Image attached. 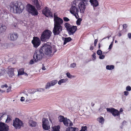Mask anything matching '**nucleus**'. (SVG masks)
Listing matches in <instances>:
<instances>
[{
	"label": "nucleus",
	"instance_id": "nucleus-1",
	"mask_svg": "<svg viewBox=\"0 0 131 131\" xmlns=\"http://www.w3.org/2000/svg\"><path fill=\"white\" fill-rule=\"evenodd\" d=\"M54 27L53 30V33L54 35H59L62 31V27L61 25L63 23L62 19L58 17L54 14Z\"/></svg>",
	"mask_w": 131,
	"mask_h": 131
},
{
	"label": "nucleus",
	"instance_id": "nucleus-2",
	"mask_svg": "<svg viewBox=\"0 0 131 131\" xmlns=\"http://www.w3.org/2000/svg\"><path fill=\"white\" fill-rule=\"evenodd\" d=\"M10 7L11 12L18 14L21 13L24 9L23 5H19L17 3H11Z\"/></svg>",
	"mask_w": 131,
	"mask_h": 131
},
{
	"label": "nucleus",
	"instance_id": "nucleus-3",
	"mask_svg": "<svg viewBox=\"0 0 131 131\" xmlns=\"http://www.w3.org/2000/svg\"><path fill=\"white\" fill-rule=\"evenodd\" d=\"M41 48L45 54L49 56L53 55V53L55 52L51 46L47 43L43 44Z\"/></svg>",
	"mask_w": 131,
	"mask_h": 131
},
{
	"label": "nucleus",
	"instance_id": "nucleus-4",
	"mask_svg": "<svg viewBox=\"0 0 131 131\" xmlns=\"http://www.w3.org/2000/svg\"><path fill=\"white\" fill-rule=\"evenodd\" d=\"M78 2V0H74L72 2V5L71 7L70 10L71 13L73 14L77 19L79 17L78 15L79 9L78 8L75 7Z\"/></svg>",
	"mask_w": 131,
	"mask_h": 131
},
{
	"label": "nucleus",
	"instance_id": "nucleus-5",
	"mask_svg": "<svg viewBox=\"0 0 131 131\" xmlns=\"http://www.w3.org/2000/svg\"><path fill=\"white\" fill-rule=\"evenodd\" d=\"M64 26L70 35H73L77 29L76 26H72L67 23H65Z\"/></svg>",
	"mask_w": 131,
	"mask_h": 131
},
{
	"label": "nucleus",
	"instance_id": "nucleus-6",
	"mask_svg": "<svg viewBox=\"0 0 131 131\" xmlns=\"http://www.w3.org/2000/svg\"><path fill=\"white\" fill-rule=\"evenodd\" d=\"M44 56V53L41 48L39 50L35 51L34 55V59L35 62L40 61Z\"/></svg>",
	"mask_w": 131,
	"mask_h": 131
},
{
	"label": "nucleus",
	"instance_id": "nucleus-7",
	"mask_svg": "<svg viewBox=\"0 0 131 131\" xmlns=\"http://www.w3.org/2000/svg\"><path fill=\"white\" fill-rule=\"evenodd\" d=\"M52 32L50 30H46L42 33L41 37L42 41H45L48 40L50 37Z\"/></svg>",
	"mask_w": 131,
	"mask_h": 131
},
{
	"label": "nucleus",
	"instance_id": "nucleus-8",
	"mask_svg": "<svg viewBox=\"0 0 131 131\" xmlns=\"http://www.w3.org/2000/svg\"><path fill=\"white\" fill-rule=\"evenodd\" d=\"M26 10L32 15L36 16L38 14V13L36 8L33 6L30 5L28 4L26 7Z\"/></svg>",
	"mask_w": 131,
	"mask_h": 131
},
{
	"label": "nucleus",
	"instance_id": "nucleus-9",
	"mask_svg": "<svg viewBox=\"0 0 131 131\" xmlns=\"http://www.w3.org/2000/svg\"><path fill=\"white\" fill-rule=\"evenodd\" d=\"M86 5V4L84 1H81L78 3V8L79 10L80 13L83 14L84 13Z\"/></svg>",
	"mask_w": 131,
	"mask_h": 131
},
{
	"label": "nucleus",
	"instance_id": "nucleus-10",
	"mask_svg": "<svg viewBox=\"0 0 131 131\" xmlns=\"http://www.w3.org/2000/svg\"><path fill=\"white\" fill-rule=\"evenodd\" d=\"M48 122V119L45 118H43L42 119V127L45 130H49L50 128L51 122Z\"/></svg>",
	"mask_w": 131,
	"mask_h": 131
},
{
	"label": "nucleus",
	"instance_id": "nucleus-11",
	"mask_svg": "<svg viewBox=\"0 0 131 131\" xmlns=\"http://www.w3.org/2000/svg\"><path fill=\"white\" fill-rule=\"evenodd\" d=\"M13 125L16 129H19L23 126V123L22 121L16 118L14 121Z\"/></svg>",
	"mask_w": 131,
	"mask_h": 131
},
{
	"label": "nucleus",
	"instance_id": "nucleus-12",
	"mask_svg": "<svg viewBox=\"0 0 131 131\" xmlns=\"http://www.w3.org/2000/svg\"><path fill=\"white\" fill-rule=\"evenodd\" d=\"M31 42L33 45L34 47L37 48L40 44V41L39 38L37 37H34Z\"/></svg>",
	"mask_w": 131,
	"mask_h": 131
},
{
	"label": "nucleus",
	"instance_id": "nucleus-13",
	"mask_svg": "<svg viewBox=\"0 0 131 131\" xmlns=\"http://www.w3.org/2000/svg\"><path fill=\"white\" fill-rule=\"evenodd\" d=\"M107 111L111 113L112 115L114 116H119L120 114L119 112L117 110L115 109L114 108H108L106 109Z\"/></svg>",
	"mask_w": 131,
	"mask_h": 131
},
{
	"label": "nucleus",
	"instance_id": "nucleus-14",
	"mask_svg": "<svg viewBox=\"0 0 131 131\" xmlns=\"http://www.w3.org/2000/svg\"><path fill=\"white\" fill-rule=\"evenodd\" d=\"M42 13L47 17H53V16L52 13L51 12L49 8L47 7L43 9L42 12Z\"/></svg>",
	"mask_w": 131,
	"mask_h": 131
},
{
	"label": "nucleus",
	"instance_id": "nucleus-15",
	"mask_svg": "<svg viewBox=\"0 0 131 131\" xmlns=\"http://www.w3.org/2000/svg\"><path fill=\"white\" fill-rule=\"evenodd\" d=\"M18 37V35L17 34L16 32H13L9 34L8 38L10 40L14 41L17 40Z\"/></svg>",
	"mask_w": 131,
	"mask_h": 131
},
{
	"label": "nucleus",
	"instance_id": "nucleus-16",
	"mask_svg": "<svg viewBox=\"0 0 131 131\" xmlns=\"http://www.w3.org/2000/svg\"><path fill=\"white\" fill-rule=\"evenodd\" d=\"M57 82L58 81L57 80H53L48 82L47 83L45 86V89H49L50 87L54 86L57 83Z\"/></svg>",
	"mask_w": 131,
	"mask_h": 131
},
{
	"label": "nucleus",
	"instance_id": "nucleus-17",
	"mask_svg": "<svg viewBox=\"0 0 131 131\" xmlns=\"http://www.w3.org/2000/svg\"><path fill=\"white\" fill-rule=\"evenodd\" d=\"M8 126L4 123H0V131H8Z\"/></svg>",
	"mask_w": 131,
	"mask_h": 131
},
{
	"label": "nucleus",
	"instance_id": "nucleus-18",
	"mask_svg": "<svg viewBox=\"0 0 131 131\" xmlns=\"http://www.w3.org/2000/svg\"><path fill=\"white\" fill-rule=\"evenodd\" d=\"M63 124L66 126H72L73 125L72 123L69 119L65 118V119L64 121Z\"/></svg>",
	"mask_w": 131,
	"mask_h": 131
},
{
	"label": "nucleus",
	"instance_id": "nucleus-19",
	"mask_svg": "<svg viewBox=\"0 0 131 131\" xmlns=\"http://www.w3.org/2000/svg\"><path fill=\"white\" fill-rule=\"evenodd\" d=\"M89 1L91 3V5L94 7H96L99 5L98 1L96 0H90Z\"/></svg>",
	"mask_w": 131,
	"mask_h": 131
},
{
	"label": "nucleus",
	"instance_id": "nucleus-20",
	"mask_svg": "<svg viewBox=\"0 0 131 131\" xmlns=\"http://www.w3.org/2000/svg\"><path fill=\"white\" fill-rule=\"evenodd\" d=\"M29 126L31 127H35L37 125L36 123L33 121L31 119H30L29 122Z\"/></svg>",
	"mask_w": 131,
	"mask_h": 131
},
{
	"label": "nucleus",
	"instance_id": "nucleus-21",
	"mask_svg": "<svg viewBox=\"0 0 131 131\" xmlns=\"http://www.w3.org/2000/svg\"><path fill=\"white\" fill-rule=\"evenodd\" d=\"M97 120L101 124H103L104 122V119L102 116H100L97 118Z\"/></svg>",
	"mask_w": 131,
	"mask_h": 131
},
{
	"label": "nucleus",
	"instance_id": "nucleus-22",
	"mask_svg": "<svg viewBox=\"0 0 131 131\" xmlns=\"http://www.w3.org/2000/svg\"><path fill=\"white\" fill-rule=\"evenodd\" d=\"M68 81V79H61L59 81L58 84L59 85H61L62 83H66Z\"/></svg>",
	"mask_w": 131,
	"mask_h": 131
},
{
	"label": "nucleus",
	"instance_id": "nucleus-23",
	"mask_svg": "<svg viewBox=\"0 0 131 131\" xmlns=\"http://www.w3.org/2000/svg\"><path fill=\"white\" fill-rule=\"evenodd\" d=\"M8 73L9 76L12 77L14 75V69L12 68H10L9 69Z\"/></svg>",
	"mask_w": 131,
	"mask_h": 131
},
{
	"label": "nucleus",
	"instance_id": "nucleus-24",
	"mask_svg": "<svg viewBox=\"0 0 131 131\" xmlns=\"http://www.w3.org/2000/svg\"><path fill=\"white\" fill-rule=\"evenodd\" d=\"M71 38L70 37L65 38H64V42L63 44H66L67 43L70 41L71 40Z\"/></svg>",
	"mask_w": 131,
	"mask_h": 131
},
{
	"label": "nucleus",
	"instance_id": "nucleus-25",
	"mask_svg": "<svg viewBox=\"0 0 131 131\" xmlns=\"http://www.w3.org/2000/svg\"><path fill=\"white\" fill-rule=\"evenodd\" d=\"M76 128L72 127H69L66 129V131H75Z\"/></svg>",
	"mask_w": 131,
	"mask_h": 131
},
{
	"label": "nucleus",
	"instance_id": "nucleus-26",
	"mask_svg": "<svg viewBox=\"0 0 131 131\" xmlns=\"http://www.w3.org/2000/svg\"><path fill=\"white\" fill-rule=\"evenodd\" d=\"M12 120V117L10 115H7V118L5 121V123H8L10 121Z\"/></svg>",
	"mask_w": 131,
	"mask_h": 131
},
{
	"label": "nucleus",
	"instance_id": "nucleus-27",
	"mask_svg": "<svg viewBox=\"0 0 131 131\" xmlns=\"http://www.w3.org/2000/svg\"><path fill=\"white\" fill-rule=\"evenodd\" d=\"M24 68H21L19 69L18 71V75H23L24 73Z\"/></svg>",
	"mask_w": 131,
	"mask_h": 131
},
{
	"label": "nucleus",
	"instance_id": "nucleus-28",
	"mask_svg": "<svg viewBox=\"0 0 131 131\" xmlns=\"http://www.w3.org/2000/svg\"><path fill=\"white\" fill-rule=\"evenodd\" d=\"M60 127L59 126H57L53 127L52 131H59Z\"/></svg>",
	"mask_w": 131,
	"mask_h": 131
},
{
	"label": "nucleus",
	"instance_id": "nucleus-29",
	"mask_svg": "<svg viewBox=\"0 0 131 131\" xmlns=\"http://www.w3.org/2000/svg\"><path fill=\"white\" fill-rule=\"evenodd\" d=\"M59 121L60 122H63L64 123V121L65 119V118H64V117L61 115L59 117Z\"/></svg>",
	"mask_w": 131,
	"mask_h": 131
},
{
	"label": "nucleus",
	"instance_id": "nucleus-30",
	"mask_svg": "<svg viewBox=\"0 0 131 131\" xmlns=\"http://www.w3.org/2000/svg\"><path fill=\"white\" fill-rule=\"evenodd\" d=\"M114 68V66L113 65H107L106 67V69L108 70H111Z\"/></svg>",
	"mask_w": 131,
	"mask_h": 131
},
{
	"label": "nucleus",
	"instance_id": "nucleus-31",
	"mask_svg": "<svg viewBox=\"0 0 131 131\" xmlns=\"http://www.w3.org/2000/svg\"><path fill=\"white\" fill-rule=\"evenodd\" d=\"M5 71L3 68L0 69V77L3 75L5 73Z\"/></svg>",
	"mask_w": 131,
	"mask_h": 131
},
{
	"label": "nucleus",
	"instance_id": "nucleus-32",
	"mask_svg": "<svg viewBox=\"0 0 131 131\" xmlns=\"http://www.w3.org/2000/svg\"><path fill=\"white\" fill-rule=\"evenodd\" d=\"M82 20V19L81 18H79L76 21V24L78 26L80 25L81 24V22Z\"/></svg>",
	"mask_w": 131,
	"mask_h": 131
},
{
	"label": "nucleus",
	"instance_id": "nucleus-33",
	"mask_svg": "<svg viewBox=\"0 0 131 131\" xmlns=\"http://www.w3.org/2000/svg\"><path fill=\"white\" fill-rule=\"evenodd\" d=\"M66 75L67 77L70 79H71L72 78H73L74 77V76L73 75H71L70 73L69 72H67L66 73Z\"/></svg>",
	"mask_w": 131,
	"mask_h": 131
},
{
	"label": "nucleus",
	"instance_id": "nucleus-34",
	"mask_svg": "<svg viewBox=\"0 0 131 131\" xmlns=\"http://www.w3.org/2000/svg\"><path fill=\"white\" fill-rule=\"evenodd\" d=\"M80 131H87V127L86 126H82Z\"/></svg>",
	"mask_w": 131,
	"mask_h": 131
},
{
	"label": "nucleus",
	"instance_id": "nucleus-35",
	"mask_svg": "<svg viewBox=\"0 0 131 131\" xmlns=\"http://www.w3.org/2000/svg\"><path fill=\"white\" fill-rule=\"evenodd\" d=\"M35 4L36 5V7L37 9L40 10V9L41 5L39 4L38 2L37 4Z\"/></svg>",
	"mask_w": 131,
	"mask_h": 131
},
{
	"label": "nucleus",
	"instance_id": "nucleus-36",
	"mask_svg": "<svg viewBox=\"0 0 131 131\" xmlns=\"http://www.w3.org/2000/svg\"><path fill=\"white\" fill-rule=\"evenodd\" d=\"M97 53L98 55H101L102 54V52L101 50H99L97 51Z\"/></svg>",
	"mask_w": 131,
	"mask_h": 131
},
{
	"label": "nucleus",
	"instance_id": "nucleus-37",
	"mask_svg": "<svg viewBox=\"0 0 131 131\" xmlns=\"http://www.w3.org/2000/svg\"><path fill=\"white\" fill-rule=\"evenodd\" d=\"M126 90L127 91H130L131 90V87L129 86H128L126 87Z\"/></svg>",
	"mask_w": 131,
	"mask_h": 131
},
{
	"label": "nucleus",
	"instance_id": "nucleus-38",
	"mask_svg": "<svg viewBox=\"0 0 131 131\" xmlns=\"http://www.w3.org/2000/svg\"><path fill=\"white\" fill-rule=\"evenodd\" d=\"M76 66V64L75 63H73L70 64V67L71 68H75Z\"/></svg>",
	"mask_w": 131,
	"mask_h": 131
},
{
	"label": "nucleus",
	"instance_id": "nucleus-39",
	"mask_svg": "<svg viewBox=\"0 0 131 131\" xmlns=\"http://www.w3.org/2000/svg\"><path fill=\"white\" fill-rule=\"evenodd\" d=\"M92 60H95L96 59V53H94L92 55Z\"/></svg>",
	"mask_w": 131,
	"mask_h": 131
},
{
	"label": "nucleus",
	"instance_id": "nucleus-40",
	"mask_svg": "<svg viewBox=\"0 0 131 131\" xmlns=\"http://www.w3.org/2000/svg\"><path fill=\"white\" fill-rule=\"evenodd\" d=\"M64 20L66 22H68L70 20L67 17H64L63 18Z\"/></svg>",
	"mask_w": 131,
	"mask_h": 131
},
{
	"label": "nucleus",
	"instance_id": "nucleus-41",
	"mask_svg": "<svg viewBox=\"0 0 131 131\" xmlns=\"http://www.w3.org/2000/svg\"><path fill=\"white\" fill-rule=\"evenodd\" d=\"M105 56L104 55H101L99 56V58L100 59H102L104 58Z\"/></svg>",
	"mask_w": 131,
	"mask_h": 131
},
{
	"label": "nucleus",
	"instance_id": "nucleus-42",
	"mask_svg": "<svg viewBox=\"0 0 131 131\" xmlns=\"http://www.w3.org/2000/svg\"><path fill=\"white\" fill-rule=\"evenodd\" d=\"M11 91V87L10 86L8 87L7 89V92H10Z\"/></svg>",
	"mask_w": 131,
	"mask_h": 131
},
{
	"label": "nucleus",
	"instance_id": "nucleus-43",
	"mask_svg": "<svg viewBox=\"0 0 131 131\" xmlns=\"http://www.w3.org/2000/svg\"><path fill=\"white\" fill-rule=\"evenodd\" d=\"M113 41L112 42L111 44L109 46V48H108L109 49H111L112 48V46H113Z\"/></svg>",
	"mask_w": 131,
	"mask_h": 131
},
{
	"label": "nucleus",
	"instance_id": "nucleus-44",
	"mask_svg": "<svg viewBox=\"0 0 131 131\" xmlns=\"http://www.w3.org/2000/svg\"><path fill=\"white\" fill-rule=\"evenodd\" d=\"M124 95L125 96H127L129 94V92L127 91H125L124 92Z\"/></svg>",
	"mask_w": 131,
	"mask_h": 131
},
{
	"label": "nucleus",
	"instance_id": "nucleus-45",
	"mask_svg": "<svg viewBox=\"0 0 131 131\" xmlns=\"http://www.w3.org/2000/svg\"><path fill=\"white\" fill-rule=\"evenodd\" d=\"M34 63V61L33 60V59L31 60L29 62V64H32Z\"/></svg>",
	"mask_w": 131,
	"mask_h": 131
},
{
	"label": "nucleus",
	"instance_id": "nucleus-46",
	"mask_svg": "<svg viewBox=\"0 0 131 131\" xmlns=\"http://www.w3.org/2000/svg\"><path fill=\"white\" fill-rule=\"evenodd\" d=\"M128 36L130 39H131V33H129L128 34Z\"/></svg>",
	"mask_w": 131,
	"mask_h": 131
},
{
	"label": "nucleus",
	"instance_id": "nucleus-47",
	"mask_svg": "<svg viewBox=\"0 0 131 131\" xmlns=\"http://www.w3.org/2000/svg\"><path fill=\"white\" fill-rule=\"evenodd\" d=\"M32 1L35 4L38 2V0H32Z\"/></svg>",
	"mask_w": 131,
	"mask_h": 131
},
{
	"label": "nucleus",
	"instance_id": "nucleus-48",
	"mask_svg": "<svg viewBox=\"0 0 131 131\" xmlns=\"http://www.w3.org/2000/svg\"><path fill=\"white\" fill-rule=\"evenodd\" d=\"M44 90L43 89H41V88H40L38 89V90H37V91H38L41 92L43 91Z\"/></svg>",
	"mask_w": 131,
	"mask_h": 131
},
{
	"label": "nucleus",
	"instance_id": "nucleus-49",
	"mask_svg": "<svg viewBox=\"0 0 131 131\" xmlns=\"http://www.w3.org/2000/svg\"><path fill=\"white\" fill-rule=\"evenodd\" d=\"M127 26V25L126 24H124L123 25V27L125 29L126 28Z\"/></svg>",
	"mask_w": 131,
	"mask_h": 131
},
{
	"label": "nucleus",
	"instance_id": "nucleus-50",
	"mask_svg": "<svg viewBox=\"0 0 131 131\" xmlns=\"http://www.w3.org/2000/svg\"><path fill=\"white\" fill-rule=\"evenodd\" d=\"M2 46L4 48H7V45L6 44H4V45Z\"/></svg>",
	"mask_w": 131,
	"mask_h": 131
},
{
	"label": "nucleus",
	"instance_id": "nucleus-51",
	"mask_svg": "<svg viewBox=\"0 0 131 131\" xmlns=\"http://www.w3.org/2000/svg\"><path fill=\"white\" fill-rule=\"evenodd\" d=\"M97 39H95V40L94 42V46H96V43H97Z\"/></svg>",
	"mask_w": 131,
	"mask_h": 131
},
{
	"label": "nucleus",
	"instance_id": "nucleus-52",
	"mask_svg": "<svg viewBox=\"0 0 131 131\" xmlns=\"http://www.w3.org/2000/svg\"><path fill=\"white\" fill-rule=\"evenodd\" d=\"M25 99V98L24 97H21L20 100L21 101H24Z\"/></svg>",
	"mask_w": 131,
	"mask_h": 131
},
{
	"label": "nucleus",
	"instance_id": "nucleus-53",
	"mask_svg": "<svg viewBox=\"0 0 131 131\" xmlns=\"http://www.w3.org/2000/svg\"><path fill=\"white\" fill-rule=\"evenodd\" d=\"M5 116H6L5 114H3L2 116L0 117V119H2V117Z\"/></svg>",
	"mask_w": 131,
	"mask_h": 131
},
{
	"label": "nucleus",
	"instance_id": "nucleus-54",
	"mask_svg": "<svg viewBox=\"0 0 131 131\" xmlns=\"http://www.w3.org/2000/svg\"><path fill=\"white\" fill-rule=\"evenodd\" d=\"M93 47L91 46L90 47V50H92L93 49Z\"/></svg>",
	"mask_w": 131,
	"mask_h": 131
},
{
	"label": "nucleus",
	"instance_id": "nucleus-55",
	"mask_svg": "<svg viewBox=\"0 0 131 131\" xmlns=\"http://www.w3.org/2000/svg\"><path fill=\"white\" fill-rule=\"evenodd\" d=\"M23 75H24L25 76L27 77L28 76V74L26 73H25L24 72V73H23Z\"/></svg>",
	"mask_w": 131,
	"mask_h": 131
},
{
	"label": "nucleus",
	"instance_id": "nucleus-56",
	"mask_svg": "<svg viewBox=\"0 0 131 131\" xmlns=\"http://www.w3.org/2000/svg\"><path fill=\"white\" fill-rule=\"evenodd\" d=\"M123 111V109L122 108H121L120 110H119V112H120V113H121Z\"/></svg>",
	"mask_w": 131,
	"mask_h": 131
},
{
	"label": "nucleus",
	"instance_id": "nucleus-57",
	"mask_svg": "<svg viewBox=\"0 0 131 131\" xmlns=\"http://www.w3.org/2000/svg\"><path fill=\"white\" fill-rule=\"evenodd\" d=\"M42 69L43 70H45L46 69V68L44 67H43L42 68Z\"/></svg>",
	"mask_w": 131,
	"mask_h": 131
},
{
	"label": "nucleus",
	"instance_id": "nucleus-58",
	"mask_svg": "<svg viewBox=\"0 0 131 131\" xmlns=\"http://www.w3.org/2000/svg\"><path fill=\"white\" fill-rule=\"evenodd\" d=\"M4 87L5 88H7L8 87L7 85L6 84L4 85Z\"/></svg>",
	"mask_w": 131,
	"mask_h": 131
},
{
	"label": "nucleus",
	"instance_id": "nucleus-59",
	"mask_svg": "<svg viewBox=\"0 0 131 131\" xmlns=\"http://www.w3.org/2000/svg\"><path fill=\"white\" fill-rule=\"evenodd\" d=\"M4 91H3L2 90H1L0 89V92H1V93H2L3 92H4Z\"/></svg>",
	"mask_w": 131,
	"mask_h": 131
},
{
	"label": "nucleus",
	"instance_id": "nucleus-60",
	"mask_svg": "<svg viewBox=\"0 0 131 131\" xmlns=\"http://www.w3.org/2000/svg\"><path fill=\"white\" fill-rule=\"evenodd\" d=\"M1 87L2 88H3L4 87V85H2Z\"/></svg>",
	"mask_w": 131,
	"mask_h": 131
},
{
	"label": "nucleus",
	"instance_id": "nucleus-61",
	"mask_svg": "<svg viewBox=\"0 0 131 131\" xmlns=\"http://www.w3.org/2000/svg\"><path fill=\"white\" fill-rule=\"evenodd\" d=\"M118 35L119 36H121V33H119Z\"/></svg>",
	"mask_w": 131,
	"mask_h": 131
},
{
	"label": "nucleus",
	"instance_id": "nucleus-62",
	"mask_svg": "<svg viewBox=\"0 0 131 131\" xmlns=\"http://www.w3.org/2000/svg\"><path fill=\"white\" fill-rule=\"evenodd\" d=\"M100 43H99V49H100Z\"/></svg>",
	"mask_w": 131,
	"mask_h": 131
},
{
	"label": "nucleus",
	"instance_id": "nucleus-63",
	"mask_svg": "<svg viewBox=\"0 0 131 131\" xmlns=\"http://www.w3.org/2000/svg\"><path fill=\"white\" fill-rule=\"evenodd\" d=\"M107 38V37H105L104 38L102 39V40H103L105 39H106Z\"/></svg>",
	"mask_w": 131,
	"mask_h": 131
},
{
	"label": "nucleus",
	"instance_id": "nucleus-64",
	"mask_svg": "<svg viewBox=\"0 0 131 131\" xmlns=\"http://www.w3.org/2000/svg\"><path fill=\"white\" fill-rule=\"evenodd\" d=\"M110 36H107V38H108V39H109V37H110Z\"/></svg>",
	"mask_w": 131,
	"mask_h": 131
}]
</instances>
